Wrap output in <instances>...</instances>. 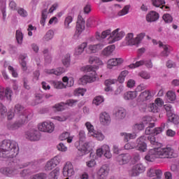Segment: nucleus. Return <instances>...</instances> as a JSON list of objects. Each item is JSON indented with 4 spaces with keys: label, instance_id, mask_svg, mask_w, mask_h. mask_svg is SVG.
Instances as JSON below:
<instances>
[{
    "label": "nucleus",
    "instance_id": "50",
    "mask_svg": "<svg viewBox=\"0 0 179 179\" xmlns=\"http://www.w3.org/2000/svg\"><path fill=\"white\" fill-rule=\"evenodd\" d=\"M50 176L52 179H58V176H59V168H56L50 172Z\"/></svg>",
    "mask_w": 179,
    "mask_h": 179
},
{
    "label": "nucleus",
    "instance_id": "51",
    "mask_svg": "<svg viewBox=\"0 0 179 179\" xmlns=\"http://www.w3.org/2000/svg\"><path fill=\"white\" fill-rule=\"evenodd\" d=\"M166 96L170 101H174V100H176V92L173 91H168L166 93Z\"/></svg>",
    "mask_w": 179,
    "mask_h": 179
},
{
    "label": "nucleus",
    "instance_id": "8",
    "mask_svg": "<svg viewBox=\"0 0 179 179\" xmlns=\"http://www.w3.org/2000/svg\"><path fill=\"white\" fill-rule=\"evenodd\" d=\"M14 113L16 115H18L19 119L22 120V117H26L27 122H29V113L27 110H24V107L20 104H16L14 108Z\"/></svg>",
    "mask_w": 179,
    "mask_h": 179
},
{
    "label": "nucleus",
    "instance_id": "4",
    "mask_svg": "<svg viewBox=\"0 0 179 179\" xmlns=\"http://www.w3.org/2000/svg\"><path fill=\"white\" fill-rule=\"evenodd\" d=\"M85 72L88 73L87 76H84L83 78H80V85H87V83H92V82H96V71L93 66H87L85 69Z\"/></svg>",
    "mask_w": 179,
    "mask_h": 179
},
{
    "label": "nucleus",
    "instance_id": "20",
    "mask_svg": "<svg viewBox=\"0 0 179 179\" xmlns=\"http://www.w3.org/2000/svg\"><path fill=\"white\" fill-rule=\"evenodd\" d=\"M159 17L160 15L156 11H150L149 13L147 14L145 19L148 23H152V22H156L159 20Z\"/></svg>",
    "mask_w": 179,
    "mask_h": 179
},
{
    "label": "nucleus",
    "instance_id": "13",
    "mask_svg": "<svg viewBox=\"0 0 179 179\" xmlns=\"http://www.w3.org/2000/svg\"><path fill=\"white\" fill-rule=\"evenodd\" d=\"M131 159H132V157L128 153L120 154L117 157V162L120 166H124L128 164L131 162Z\"/></svg>",
    "mask_w": 179,
    "mask_h": 179
},
{
    "label": "nucleus",
    "instance_id": "53",
    "mask_svg": "<svg viewBox=\"0 0 179 179\" xmlns=\"http://www.w3.org/2000/svg\"><path fill=\"white\" fill-rule=\"evenodd\" d=\"M64 107H65V103L61 102L54 106L53 108H55L56 111H64L65 110Z\"/></svg>",
    "mask_w": 179,
    "mask_h": 179
},
{
    "label": "nucleus",
    "instance_id": "11",
    "mask_svg": "<svg viewBox=\"0 0 179 179\" xmlns=\"http://www.w3.org/2000/svg\"><path fill=\"white\" fill-rule=\"evenodd\" d=\"M55 126L54 123L51 122H44L41 124L38 125V129L41 132H48V134H51L54 131Z\"/></svg>",
    "mask_w": 179,
    "mask_h": 179
},
{
    "label": "nucleus",
    "instance_id": "16",
    "mask_svg": "<svg viewBox=\"0 0 179 179\" xmlns=\"http://www.w3.org/2000/svg\"><path fill=\"white\" fill-rule=\"evenodd\" d=\"M142 65H145L147 68H153V64H152V60H141L136 62L135 64H131L129 66L131 69H134V68H139V66H142Z\"/></svg>",
    "mask_w": 179,
    "mask_h": 179
},
{
    "label": "nucleus",
    "instance_id": "46",
    "mask_svg": "<svg viewBox=\"0 0 179 179\" xmlns=\"http://www.w3.org/2000/svg\"><path fill=\"white\" fill-rule=\"evenodd\" d=\"M53 85L55 87V89H64L66 87L65 83L61 81H53Z\"/></svg>",
    "mask_w": 179,
    "mask_h": 179
},
{
    "label": "nucleus",
    "instance_id": "19",
    "mask_svg": "<svg viewBox=\"0 0 179 179\" xmlns=\"http://www.w3.org/2000/svg\"><path fill=\"white\" fill-rule=\"evenodd\" d=\"M109 36L110 37H113V41H120V40H121V38L125 36V32H124V31H120V29H117L112 33L110 32Z\"/></svg>",
    "mask_w": 179,
    "mask_h": 179
},
{
    "label": "nucleus",
    "instance_id": "39",
    "mask_svg": "<svg viewBox=\"0 0 179 179\" xmlns=\"http://www.w3.org/2000/svg\"><path fill=\"white\" fill-rule=\"evenodd\" d=\"M129 8H131V6H125L122 10L117 13V16H124V15H128V13H129Z\"/></svg>",
    "mask_w": 179,
    "mask_h": 179
},
{
    "label": "nucleus",
    "instance_id": "36",
    "mask_svg": "<svg viewBox=\"0 0 179 179\" xmlns=\"http://www.w3.org/2000/svg\"><path fill=\"white\" fill-rule=\"evenodd\" d=\"M103 155L106 159H111L113 157V155H111V152H110V147L107 145H103Z\"/></svg>",
    "mask_w": 179,
    "mask_h": 179
},
{
    "label": "nucleus",
    "instance_id": "30",
    "mask_svg": "<svg viewBox=\"0 0 179 179\" xmlns=\"http://www.w3.org/2000/svg\"><path fill=\"white\" fill-rule=\"evenodd\" d=\"M121 136H124L123 139L124 142H128L131 139H135L136 138V134H128V133H121Z\"/></svg>",
    "mask_w": 179,
    "mask_h": 179
},
{
    "label": "nucleus",
    "instance_id": "17",
    "mask_svg": "<svg viewBox=\"0 0 179 179\" xmlns=\"http://www.w3.org/2000/svg\"><path fill=\"white\" fill-rule=\"evenodd\" d=\"M50 4L48 3H45L43 6V9L41 11V20L40 21L41 24L42 26H45V20H47V17H48V6Z\"/></svg>",
    "mask_w": 179,
    "mask_h": 179
},
{
    "label": "nucleus",
    "instance_id": "31",
    "mask_svg": "<svg viewBox=\"0 0 179 179\" xmlns=\"http://www.w3.org/2000/svg\"><path fill=\"white\" fill-rule=\"evenodd\" d=\"M103 48V45L96 44V45H91L89 46V50L91 51L92 54H95V52H98Z\"/></svg>",
    "mask_w": 179,
    "mask_h": 179
},
{
    "label": "nucleus",
    "instance_id": "2",
    "mask_svg": "<svg viewBox=\"0 0 179 179\" xmlns=\"http://www.w3.org/2000/svg\"><path fill=\"white\" fill-rule=\"evenodd\" d=\"M19 155L17 143L10 140H3L0 143V157L3 159H13Z\"/></svg>",
    "mask_w": 179,
    "mask_h": 179
},
{
    "label": "nucleus",
    "instance_id": "14",
    "mask_svg": "<svg viewBox=\"0 0 179 179\" xmlns=\"http://www.w3.org/2000/svg\"><path fill=\"white\" fill-rule=\"evenodd\" d=\"M12 94H13V92L10 88L7 87L5 88L0 87V100H3V99H7L10 101L12 100Z\"/></svg>",
    "mask_w": 179,
    "mask_h": 179
},
{
    "label": "nucleus",
    "instance_id": "34",
    "mask_svg": "<svg viewBox=\"0 0 179 179\" xmlns=\"http://www.w3.org/2000/svg\"><path fill=\"white\" fill-rule=\"evenodd\" d=\"M87 47V43H83L81 45H80L77 49H76L75 55H80L84 51L85 48Z\"/></svg>",
    "mask_w": 179,
    "mask_h": 179
},
{
    "label": "nucleus",
    "instance_id": "33",
    "mask_svg": "<svg viewBox=\"0 0 179 179\" xmlns=\"http://www.w3.org/2000/svg\"><path fill=\"white\" fill-rule=\"evenodd\" d=\"M117 82V80H106L105 81V92H111L113 90V88H111V85H114Z\"/></svg>",
    "mask_w": 179,
    "mask_h": 179
},
{
    "label": "nucleus",
    "instance_id": "41",
    "mask_svg": "<svg viewBox=\"0 0 179 179\" xmlns=\"http://www.w3.org/2000/svg\"><path fill=\"white\" fill-rule=\"evenodd\" d=\"M62 64L66 68L71 65V55L67 54L64 56V59H62Z\"/></svg>",
    "mask_w": 179,
    "mask_h": 179
},
{
    "label": "nucleus",
    "instance_id": "45",
    "mask_svg": "<svg viewBox=\"0 0 179 179\" xmlns=\"http://www.w3.org/2000/svg\"><path fill=\"white\" fill-rule=\"evenodd\" d=\"M20 59H21V66L22 70L27 71V63L24 61V59H26V56L21 55Z\"/></svg>",
    "mask_w": 179,
    "mask_h": 179
},
{
    "label": "nucleus",
    "instance_id": "6",
    "mask_svg": "<svg viewBox=\"0 0 179 179\" xmlns=\"http://www.w3.org/2000/svg\"><path fill=\"white\" fill-rule=\"evenodd\" d=\"M24 124H27V118L25 116H21V120L18 119L14 123H11L8 122L6 124V128L9 129V131H15L16 129H19L22 125H24Z\"/></svg>",
    "mask_w": 179,
    "mask_h": 179
},
{
    "label": "nucleus",
    "instance_id": "42",
    "mask_svg": "<svg viewBox=\"0 0 179 179\" xmlns=\"http://www.w3.org/2000/svg\"><path fill=\"white\" fill-rule=\"evenodd\" d=\"M54 37V31L49 30L46 33V34L44 36L43 40V41H50V40H52V38Z\"/></svg>",
    "mask_w": 179,
    "mask_h": 179
},
{
    "label": "nucleus",
    "instance_id": "40",
    "mask_svg": "<svg viewBox=\"0 0 179 179\" xmlns=\"http://www.w3.org/2000/svg\"><path fill=\"white\" fill-rule=\"evenodd\" d=\"M128 73L129 72L127 70L122 71L117 78L118 82H120V83H124V81L125 80V78L128 75Z\"/></svg>",
    "mask_w": 179,
    "mask_h": 179
},
{
    "label": "nucleus",
    "instance_id": "25",
    "mask_svg": "<svg viewBox=\"0 0 179 179\" xmlns=\"http://www.w3.org/2000/svg\"><path fill=\"white\" fill-rule=\"evenodd\" d=\"M114 50H115V45H109L103 49V50L102 51V55H103L104 57H109V55H111V54H113Z\"/></svg>",
    "mask_w": 179,
    "mask_h": 179
},
{
    "label": "nucleus",
    "instance_id": "35",
    "mask_svg": "<svg viewBox=\"0 0 179 179\" xmlns=\"http://www.w3.org/2000/svg\"><path fill=\"white\" fill-rule=\"evenodd\" d=\"M138 96V94L135 92H128L124 94V100H134Z\"/></svg>",
    "mask_w": 179,
    "mask_h": 179
},
{
    "label": "nucleus",
    "instance_id": "1",
    "mask_svg": "<svg viewBox=\"0 0 179 179\" xmlns=\"http://www.w3.org/2000/svg\"><path fill=\"white\" fill-rule=\"evenodd\" d=\"M150 142L154 148L150 149L145 157L147 162H153L156 159H173L176 155L170 148H162L163 144L156 141L155 136H141L136 140V150L140 152H146L148 150V144Z\"/></svg>",
    "mask_w": 179,
    "mask_h": 179
},
{
    "label": "nucleus",
    "instance_id": "5",
    "mask_svg": "<svg viewBox=\"0 0 179 179\" xmlns=\"http://www.w3.org/2000/svg\"><path fill=\"white\" fill-rule=\"evenodd\" d=\"M146 36L145 33H141L137 35V36L134 38V34H128L126 36V41L127 42L128 45H138L141 44V41L145 38Z\"/></svg>",
    "mask_w": 179,
    "mask_h": 179
},
{
    "label": "nucleus",
    "instance_id": "57",
    "mask_svg": "<svg viewBox=\"0 0 179 179\" xmlns=\"http://www.w3.org/2000/svg\"><path fill=\"white\" fill-rule=\"evenodd\" d=\"M169 121L173 122L175 125H178L179 124V117L177 115H173V117L169 118Z\"/></svg>",
    "mask_w": 179,
    "mask_h": 179
},
{
    "label": "nucleus",
    "instance_id": "37",
    "mask_svg": "<svg viewBox=\"0 0 179 179\" xmlns=\"http://www.w3.org/2000/svg\"><path fill=\"white\" fill-rule=\"evenodd\" d=\"M164 128H166V123H162L159 127H156L153 129L154 135H159V134H162L164 131Z\"/></svg>",
    "mask_w": 179,
    "mask_h": 179
},
{
    "label": "nucleus",
    "instance_id": "26",
    "mask_svg": "<svg viewBox=\"0 0 179 179\" xmlns=\"http://www.w3.org/2000/svg\"><path fill=\"white\" fill-rule=\"evenodd\" d=\"M97 174L99 177H102V178L107 177L108 176V167L107 165H103L99 170Z\"/></svg>",
    "mask_w": 179,
    "mask_h": 179
},
{
    "label": "nucleus",
    "instance_id": "29",
    "mask_svg": "<svg viewBox=\"0 0 179 179\" xmlns=\"http://www.w3.org/2000/svg\"><path fill=\"white\" fill-rule=\"evenodd\" d=\"M159 171H162L160 169H156L154 168H150L147 172L148 177H159Z\"/></svg>",
    "mask_w": 179,
    "mask_h": 179
},
{
    "label": "nucleus",
    "instance_id": "55",
    "mask_svg": "<svg viewBox=\"0 0 179 179\" xmlns=\"http://www.w3.org/2000/svg\"><path fill=\"white\" fill-rule=\"evenodd\" d=\"M145 128V124L143 123H139V124H136L134 126V129L136 131V132H138L139 131H143Z\"/></svg>",
    "mask_w": 179,
    "mask_h": 179
},
{
    "label": "nucleus",
    "instance_id": "15",
    "mask_svg": "<svg viewBox=\"0 0 179 179\" xmlns=\"http://www.w3.org/2000/svg\"><path fill=\"white\" fill-rule=\"evenodd\" d=\"M75 174V171L73 170V165L71 162H67L63 168V176L64 177H72Z\"/></svg>",
    "mask_w": 179,
    "mask_h": 179
},
{
    "label": "nucleus",
    "instance_id": "63",
    "mask_svg": "<svg viewBox=\"0 0 179 179\" xmlns=\"http://www.w3.org/2000/svg\"><path fill=\"white\" fill-rule=\"evenodd\" d=\"M139 76L143 79H150V76L146 71H141L139 73Z\"/></svg>",
    "mask_w": 179,
    "mask_h": 179
},
{
    "label": "nucleus",
    "instance_id": "32",
    "mask_svg": "<svg viewBox=\"0 0 179 179\" xmlns=\"http://www.w3.org/2000/svg\"><path fill=\"white\" fill-rule=\"evenodd\" d=\"M73 22V17L72 15L67 16L64 20V29L69 30L71 29V22Z\"/></svg>",
    "mask_w": 179,
    "mask_h": 179
},
{
    "label": "nucleus",
    "instance_id": "22",
    "mask_svg": "<svg viewBox=\"0 0 179 179\" xmlns=\"http://www.w3.org/2000/svg\"><path fill=\"white\" fill-rule=\"evenodd\" d=\"M99 121L102 125H108L111 122L110 115L106 112L101 113L99 117Z\"/></svg>",
    "mask_w": 179,
    "mask_h": 179
},
{
    "label": "nucleus",
    "instance_id": "18",
    "mask_svg": "<svg viewBox=\"0 0 179 179\" xmlns=\"http://www.w3.org/2000/svg\"><path fill=\"white\" fill-rule=\"evenodd\" d=\"M0 173L6 177H13L16 174V169L10 167H2L0 169Z\"/></svg>",
    "mask_w": 179,
    "mask_h": 179
},
{
    "label": "nucleus",
    "instance_id": "23",
    "mask_svg": "<svg viewBox=\"0 0 179 179\" xmlns=\"http://www.w3.org/2000/svg\"><path fill=\"white\" fill-rule=\"evenodd\" d=\"M89 62L92 64H96L95 67H93L94 71L99 68V65H103V62L100 60V58L96 56H90L89 58Z\"/></svg>",
    "mask_w": 179,
    "mask_h": 179
},
{
    "label": "nucleus",
    "instance_id": "3",
    "mask_svg": "<svg viewBox=\"0 0 179 179\" xmlns=\"http://www.w3.org/2000/svg\"><path fill=\"white\" fill-rule=\"evenodd\" d=\"M79 146L78 147V150L82 152L84 155L90 153V157H92L93 155V148H92V143L86 142V134L85 131L81 130L78 134ZM83 142H85L83 143Z\"/></svg>",
    "mask_w": 179,
    "mask_h": 179
},
{
    "label": "nucleus",
    "instance_id": "59",
    "mask_svg": "<svg viewBox=\"0 0 179 179\" xmlns=\"http://www.w3.org/2000/svg\"><path fill=\"white\" fill-rule=\"evenodd\" d=\"M108 65L109 66H117V65H118V62H117V59H110L108 61Z\"/></svg>",
    "mask_w": 179,
    "mask_h": 179
},
{
    "label": "nucleus",
    "instance_id": "24",
    "mask_svg": "<svg viewBox=\"0 0 179 179\" xmlns=\"http://www.w3.org/2000/svg\"><path fill=\"white\" fill-rule=\"evenodd\" d=\"M151 99H152V94L148 90H145L141 92L138 96L139 101H146L148 100H150Z\"/></svg>",
    "mask_w": 179,
    "mask_h": 179
},
{
    "label": "nucleus",
    "instance_id": "52",
    "mask_svg": "<svg viewBox=\"0 0 179 179\" xmlns=\"http://www.w3.org/2000/svg\"><path fill=\"white\" fill-rule=\"evenodd\" d=\"M8 113V109L6 108V107L5 106H3V104L1 103V105L0 106L1 116L3 118H5V117H6V113Z\"/></svg>",
    "mask_w": 179,
    "mask_h": 179
},
{
    "label": "nucleus",
    "instance_id": "9",
    "mask_svg": "<svg viewBox=\"0 0 179 179\" xmlns=\"http://www.w3.org/2000/svg\"><path fill=\"white\" fill-rule=\"evenodd\" d=\"M85 127L87 129L88 132L92 134V136L94 138H96L97 141H103L104 139V135L101 134V132L94 131V127L92 124V123L87 122L85 123Z\"/></svg>",
    "mask_w": 179,
    "mask_h": 179
},
{
    "label": "nucleus",
    "instance_id": "43",
    "mask_svg": "<svg viewBox=\"0 0 179 179\" xmlns=\"http://www.w3.org/2000/svg\"><path fill=\"white\" fill-rule=\"evenodd\" d=\"M64 72H65V69L62 67L57 68L56 70L55 69L50 70V73H53L57 76H59V75H62Z\"/></svg>",
    "mask_w": 179,
    "mask_h": 179
},
{
    "label": "nucleus",
    "instance_id": "60",
    "mask_svg": "<svg viewBox=\"0 0 179 179\" xmlns=\"http://www.w3.org/2000/svg\"><path fill=\"white\" fill-rule=\"evenodd\" d=\"M170 52L169 51V47L167 45L164 46V51L162 52V57H169Z\"/></svg>",
    "mask_w": 179,
    "mask_h": 179
},
{
    "label": "nucleus",
    "instance_id": "64",
    "mask_svg": "<svg viewBox=\"0 0 179 179\" xmlns=\"http://www.w3.org/2000/svg\"><path fill=\"white\" fill-rule=\"evenodd\" d=\"M68 138H69V132L66 131L62 134L59 136L60 141H66Z\"/></svg>",
    "mask_w": 179,
    "mask_h": 179
},
{
    "label": "nucleus",
    "instance_id": "38",
    "mask_svg": "<svg viewBox=\"0 0 179 179\" xmlns=\"http://www.w3.org/2000/svg\"><path fill=\"white\" fill-rule=\"evenodd\" d=\"M148 110L151 111V113H159L160 111V108L157 106L155 103H150L148 105Z\"/></svg>",
    "mask_w": 179,
    "mask_h": 179
},
{
    "label": "nucleus",
    "instance_id": "21",
    "mask_svg": "<svg viewBox=\"0 0 179 179\" xmlns=\"http://www.w3.org/2000/svg\"><path fill=\"white\" fill-rule=\"evenodd\" d=\"M40 136V131H38L32 130L27 132V139H29V141H39Z\"/></svg>",
    "mask_w": 179,
    "mask_h": 179
},
{
    "label": "nucleus",
    "instance_id": "47",
    "mask_svg": "<svg viewBox=\"0 0 179 179\" xmlns=\"http://www.w3.org/2000/svg\"><path fill=\"white\" fill-rule=\"evenodd\" d=\"M155 123H150L148 127L145 129V136H150L151 134H153V130H152V128H154Z\"/></svg>",
    "mask_w": 179,
    "mask_h": 179
},
{
    "label": "nucleus",
    "instance_id": "54",
    "mask_svg": "<svg viewBox=\"0 0 179 179\" xmlns=\"http://www.w3.org/2000/svg\"><path fill=\"white\" fill-rule=\"evenodd\" d=\"M162 19L164 20L165 23H171V22H173V17L169 13L164 14L162 16Z\"/></svg>",
    "mask_w": 179,
    "mask_h": 179
},
{
    "label": "nucleus",
    "instance_id": "28",
    "mask_svg": "<svg viewBox=\"0 0 179 179\" xmlns=\"http://www.w3.org/2000/svg\"><path fill=\"white\" fill-rule=\"evenodd\" d=\"M111 34V29H107L106 31H103L101 34H100L99 32H96V40H99L100 41V40L103 39V38H106V37H107V36H110Z\"/></svg>",
    "mask_w": 179,
    "mask_h": 179
},
{
    "label": "nucleus",
    "instance_id": "58",
    "mask_svg": "<svg viewBox=\"0 0 179 179\" xmlns=\"http://www.w3.org/2000/svg\"><path fill=\"white\" fill-rule=\"evenodd\" d=\"M86 93V90L78 88L75 91V96H85Z\"/></svg>",
    "mask_w": 179,
    "mask_h": 179
},
{
    "label": "nucleus",
    "instance_id": "27",
    "mask_svg": "<svg viewBox=\"0 0 179 179\" xmlns=\"http://www.w3.org/2000/svg\"><path fill=\"white\" fill-rule=\"evenodd\" d=\"M115 115L118 120H124L127 117V110L124 108L117 109Z\"/></svg>",
    "mask_w": 179,
    "mask_h": 179
},
{
    "label": "nucleus",
    "instance_id": "61",
    "mask_svg": "<svg viewBox=\"0 0 179 179\" xmlns=\"http://www.w3.org/2000/svg\"><path fill=\"white\" fill-rule=\"evenodd\" d=\"M17 13H19L20 16H22V17H27V11H26L24 8H20L17 10Z\"/></svg>",
    "mask_w": 179,
    "mask_h": 179
},
{
    "label": "nucleus",
    "instance_id": "44",
    "mask_svg": "<svg viewBox=\"0 0 179 179\" xmlns=\"http://www.w3.org/2000/svg\"><path fill=\"white\" fill-rule=\"evenodd\" d=\"M153 6L155 8H160L162 5L166 4V1L164 0H151Z\"/></svg>",
    "mask_w": 179,
    "mask_h": 179
},
{
    "label": "nucleus",
    "instance_id": "49",
    "mask_svg": "<svg viewBox=\"0 0 179 179\" xmlns=\"http://www.w3.org/2000/svg\"><path fill=\"white\" fill-rule=\"evenodd\" d=\"M16 40L18 44H22L23 41V34L20 30L16 31Z\"/></svg>",
    "mask_w": 179,
    "mask_h": 179
},
{
    "label": "nucleus",
    "instance_id": "10",
    "mask_svg": "<svg viewBox=\"0 0 179 179\" xmlns=\"http://www.w3.org/2000/svg\"><path fill=\"white\" fill-rule=\"evenodd\" d=\"M85 19L82 17V15H79L78 16L77 24H76V31L74 34V37H79L82 32L85 30Z\"/></svg>",
    "mask_w": 179,
    "mask_h": 179
},
{
    "label": "nucleus",
    "instance_id": "12",
    "mask_svg": "<svg viewBox=\"0 0 179 179\" xmlns=\"http://www.w3.org/2000/svg\"><path fill=\"white\" fill-rule=\"evenodd\" d=\"M59 163H61V157L56 156L47 162L45 166V170L46 171H50V170H52V169H55V167H57Z\"/></svg>",
    "mask_w": 179,
    "mask_h": 179
},
{
    "label": "nucleus",
    "instance_id": "7",
    "mask_svg": "<svg viewBox=\"0 0 179 179\" xmlns=\"http://www.w3.org/2000/svg\"><path fill=\"white\" fill-rule=\"evenodd\" d=\"M145 169L143 164H137L133 166L131 169L129 171V176H130V177H138V176L142 174V173H145Z\"/></svg>",
    "mask_w": 179,
    "mask_h": 179
},
{
    "label": "nucleus",
    "instance_id": "62",
    "mask_svg": "<svg viewBox=\"0 0 179 179\" xmlns=\"http://www.w3.org/2000/svg\"><path fill=\"white\" fill-rule=\"evenodd\" d=\"M38 78H40V71H35L34 72V77L32 79V81L36 83L37 80H38Z\"/></svg>",
    "mask_w": 179,
    "mask_h": 179
},
{
    "label": "nucleus",
    "instance_id": "56",
    "mask_svg": "<svg viewBox=\"0 0 179 179\" xmlns=\"http://www.w3.org/2000/svg\"><path fill=\"white\" fill-rule=\"evenodd\" d=\"M104 101V99L102 98V96H96L94 100H93V103L95 104L96 106H100L101 103Z\"/></svg>",
    "mask_w": 179,
    "mask_h": 179
},
{
    "label": "nucleus",
    "instance_id": "48",
    "mask_svg": "<svg viewBox=\"0 0 179 179\" xmlns=\"http://www.w3.org/2000/svg\"><path fill=\"white\" fill-rule=\"evenodd\" d=\"M47 178V174L44 173H39L35 175H33L30 179H45Z\"/></svg>",
    "mask_w": 179,
    "mask_h": 179
}]
</instances>
